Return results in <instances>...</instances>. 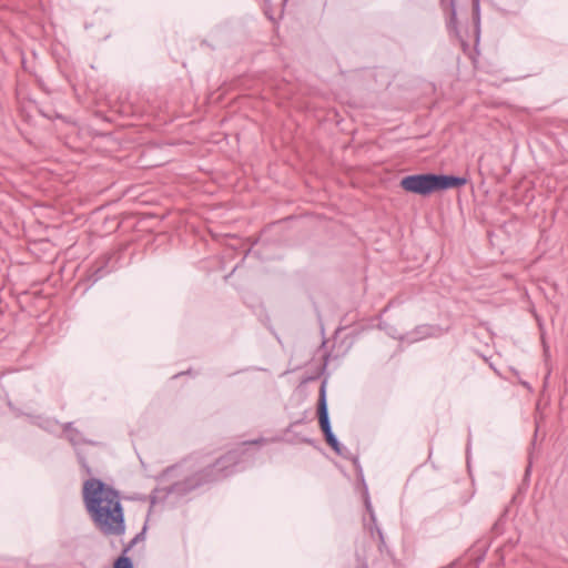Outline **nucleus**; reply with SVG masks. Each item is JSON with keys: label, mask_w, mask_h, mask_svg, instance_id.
<instances>
[{"label": "nucleus", "mask_w": 568, "mask_h": 568, "mask_svg": "<svg viewBox=\"0 0 568 568\" xmlns=\"http://www.w3.org/2000/svg\"><path fill=\"white\" fill-rule=\"evenodd\" d=\"M82 496L85 510L100 531L114 536L125 532L124 513L118 490L101 479L91 478L84 481Z\"/></svg>", "instance_id": "f257e3e1"}, {"label": "nucleus", "mask_w": 568, "mask_h": 568, "mask_svg": "<svg viewBox=\"0 0 568 568\" xmlns=\"http://www.w3.org/2000/svg\"><path fill=\"white\" fill-rule=\"evenodd\" d=\"M466 183L467 179L463 176L423 173L403 178L400 186L406 192L427 196L434 192L460 187Z\"/></svg>", "instance_id": "f03ea898"}, {"label": "nucleus", "mask_w": 568, "mask_h": 568, "mask_svg": "<svg viewBox=\"0 0 568 568\" xmlns=\"http://www.w3.org/2000/svg\"><path fill=\"white\" fill-rule=\"evenodd\" d=\"M242 450L234 449L222 456L213 465L203 470L205 481L219 480L232 475L241 460Z\"/></svg>", "instance_id": "7ed1b4c3"}, {"label": "nucleus", "mask_w": 568, "mask_h": 568, "mask_svg": "<svg viewBox=\"0 0 568 568\" xmlns=\"http://www.w3.org/2000/svg\"><path fill=\"white\" fill-rule=\"evenodd\" d=\"M318 422L321 429L325 436L326 443L329 445L331 443L335 442L337 437L332 430L331 420L328 416V408H327V402H326V385L325 382L322 383L320 388V398H318Z\"/></svg>", "instance_id": "20e7f679"}, {"label": "nucleus", "mask_w": 568, "mask_h": 568, "mask_svg": "<svg viewBox=\"0 0 568 568\" xmlns=\"http://www.w3.org/2000/svg\"><path fill=\"white\" fill-rule=\"evenodd\" d=\"M440 6L444 10L449 11L448 28L456 29V24H457L456 0H440Z\"/></svg>", "instance_id": "39448f33"}, {"label": "nucleus", "mask_w": 568, "mask_h": 568, "mask_svg": "<svg viewBox=\"0 0 568 568\" xmlns=\"http://www.w3.org/2000/svg\"><path fill=\"white\" fill-rule=\"evenodd\" d=\"M64 432L67 433V435L72 444H78L81 442L79 432L72 428L71 423H68L64 426Z\"/></svg>", "instance_id": "423d86ee"}, {"label": "nucleus", "mask_w": 568, "mask_h": 568, "mask_svg": "<svg viewBox=\"0 0 568 568\" xmlns=\"http://www.w3.org/2000/svg\"><path fill=\"white\" fill-rule=\"evenodd\" d=\"M113 568H134L132 560L128 556H120L113 564Z\"/></svg>", "instance_id": "0eeeda50"}, {"label": "nucleus", "mask_w": 568, "mask_h": 568, "mask_svg": "<svg viewBox=\"0 0 568 568\" xmlns=\"http://www.w3.org/2000/svg\"><path fill=\"white\" fill-rule=\"evenodd\" d=\"M109 271L105 268V265L99 266L92 274L94 281H99Z\"/></svg>", "instance_id": "6e6552de"}, {"label": "nucleus", "mask_w": 568, "mask_h": 568, "mask_svg": "<svg viewBox=\"0 0 568 568\" xmlns=\"http://www.w3.org/2000/svg\"><path fill=\"white\" fill-rule=\"evenodd\" d=\"M143 537V532H139L135 535V537L129 542L128 546L124 547L123 549V555L125 556L130 549L140 540V538Z\"/></svg>", "instance_id": "1a4fd4ad"}, {"label": "nucleus", "mask_w": 568, "mask_h": 568, "mask_svg": "<svg viewBox=\"0 0 568 568\" xmlns=\"http://www.w3.org/2000/svg\"><path fill=\"white\" fill-rule=\"evenodd\" d=\"M329 446L332 447V449L337 454V455H343V452H342V446L338 442V439H336L335 442L331 443Z\"/></svg>", "instance_id": "9d476101"}, {"label": "nucleus", "mask_w": 568, "mask_h": 568, "mask_svg": "<svg viewBox=\"0 0 568 568\" xmlns=\"http://www.w3.org/2000/svg\"><path fill=\"white\" fill-rule=\"evenodd\" d=\"M29 297V293L24 292L19 296V303L22 302V300H27Z\"/></svg>", "instance_id": "9b49d317"}, {"label": "nucleus", "mask_w": 568, "mask_h": 568, "mask_svg": "<svg viewBox=\"0 0 568 568\" xmlns=\"http://www.w3.org/2000/svg\"><path fill=\"white\" fill-rule=\"evenodd\" d=\"M264 439H258V440H252V442H246L245 444H257V443H261L263 442Z\"/></svg>", "instance_id": "f8f14e48"}, {"label": "nucleus", "mask_w": 568, "mask_h": 568, "mask_svg": "<svg viewBox=\"0 0 568 568\" xmlns=\"http://www.w3.org/2000/svg\"><path fill=\"white\" fill-rule=\"evenodd\" d=\"M22 67L26 69V61L22 59Z\"/></svg>", "instance_id": "ddd939ff"}]
</instances>
